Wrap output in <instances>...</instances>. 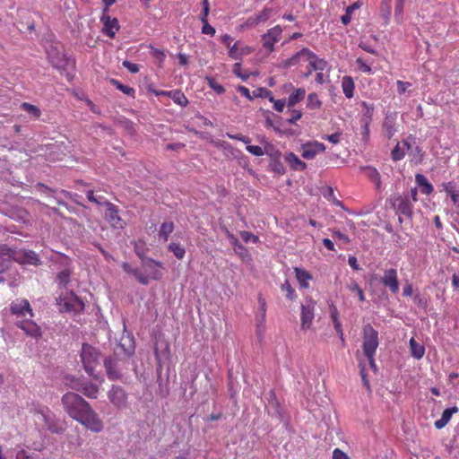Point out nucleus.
Returning a JSON list of instances; mask_svg holds the SVG:
<instances>
[{
  "label": "nucleus",
  "mask_w": 459,
  "mask_h": 459,
  "mask_svg": "<svg viewBox=\"0 0 459 459\" xmlns=\"http://www.w3.org/2000/svg\"><path fill=\"white\" fill-rule=\"evenodd\" d=\"M61 403L64 411L70 418L91 432L100 433L102 431L104 426L99 414L80 394L74 392H67L63 394Z\"/></svg>",
  "instance_id": "obj_1"
},
{
  "label": "nucleus",
  "mask_w": 459,
  "mask_h": 459,
  "mask_svg": "<svg viewBox=\"0 0 459 459\" xmlns=\"http://www.w3.org/2000/svg\"><path fill=\"white\" fill-rule=\"evenodd\" d=\"M80 359L83 367L84 371L94 380L99 381L100 379V373L96 372V368L100 363L101 352L97 348L87 342L82 344V348L79 352Z\"/></svg>",
  "instance_id": "obj_2"
},
{
  "label": "nucleus",
  "mask_w": 459,
  "mask_h": 459,
  "mask_svg": "<svg viewBox=\"0 0 459 459\" xmlns=\"http://www.w3.org/2000/svg\"><path fill=\"white\" fill-rule=\"evenodd\" d=\"M154 354L156 359V374H157V382L159 385V394L160 397L165 398L169 394V374L166 373V377L164 378L162 376V368L163 365L167 363L169 359V346L165 343L163 351H160L158 347L154 349Z\"/></svg>",
  "instance_id": "obj_3"
},
{
  "label": "nucleus",
  "mask_w": 459,
  "mask_h": 459,
  "mask_svg": "<svg viewBox=\"0 0 459 459\" xmlns=\"http://www.w3.org/2000/svg\"><path fill=\"white\" fill-rule=\"evenodd\" d=\"M56 305L61 313L81 314L85 308L84 302L74 290L62 293L56 299Z\"/></svg>",
  "instance_id": "obj_4"
},
{
  "label": "nucleus",
  "mask_w": 459,
  "mask_h": 459,
  "mask_svg": "<svg viewBox=\"0 0 459 459\" xmlns=\"http://www.w3.org/2000/svg\"><path fill=\"white\" fill-rule=\"evenodd\" d=\"M36 413L41 417L47 429L54 434H62L66 429V424L47 406H39L36 409Z\"/></svg>",
  "instance_id": "obj_5"
},
{
  "label": "nucleus",
  "mask_w": 459,
  "mask_h": 459,
  "mask_svg": "<svg viewBox=\"0 0 459 459\" xmlns=\"http://www.w3.org/2000/svg\"><path fill=\"white\" fill-rule=\"evenodd\" d=\"M362 350L366 357H371L376 354L377 349L379 345L378 333L374 327L368 324L362 329Z\"/></svg>",
  "instance_id": "obj_6"
},
{
  "label": "nucleus",
  "mask_w": 459,
  "mask_h": 459,
  "mask_svg": "<svg viewBox=\"0 0 459 459\" xmlns=\"http://www.w3.org/2000/svg\"><path fill=\"white\" fill-rule=\"evenodd\" d=\"M121 361L122 359L117 352L104 358L103 366L108 380L117 381L123 377Z\"/></svg>",
  "instance_id": "obj_7"
},
{
  "label": "nucleus",
  "mask_w": 459,
  "mask_h": 459,
  "mask_svg": "<svg viewBox=\"0 0 459 459\" xmlns=\"http://www.w3.org/2000/svg\"><path fill=\"white\" fill-rule=\"evenodd\" d=\"M392 206L395 210V212L399 215V222L403 223L402 216H404L410 220L413 217V204L409 199V195H397L392 200Z\"/></svg>",
  "instance_id": "obj_8"
},
{
  "label": "nucleus",
  "mask_w": 459,
  "mask_h": 459,
  "mask_svg": "<svg viewBox=\"0 0 459 459\" xmlns=\"http://www.w3.org/2000/svg\"><path fill=\"white\" fill-rule=\"evenodd\" d=\"M142 268L150 280L160 281L163 277L164 264L151 257L142 258Z\"/></svg>",
  "instance_id": "obj_9"
},
{
  "label": "nucleus",
  "mask_w": 459,
  "mask_h": 459,
  "mask_svg": "<svg viewBox=\"0 0 459 459\" xmlns=\"http://www.w3.org/2000/svg\"><path fill=\"white\" fill-rule=\"evenodd\" d=\"M107 395L117 409L123 410L128 407V394L121 385H113Z\"/></svg>",
  "instance_id": "obj_10"
},
{
  "label": "nucleus",
  "mask_w": 459,
  "mask_h": 459,
  "mask_svg": "<svg viewBox=\"0 0 459 459\" xmlns=\"http://www.w3.org/2000/svg\"><path fill=\"white\" fill-rule=\"evenodd\" d=\"M316 301L309 296L305 298L304 303L301 304V328L303 330L309 329L315 317Z\"/></svg>",
  "instance_id": "obj_11"
},
{
  "label": "nucleus",
  "mask_w": 459,
  "mask_h": 459,
  "mask_svg": "<svg viewBox=\"0 0 459 459\" xmlns=\"http://www.w3.org/2000/svg\"><path fill=\"white\" fill-rule=\"evenodd\" d=\"M106 212L104 217L113 229L122 230L125 228V222L118 215V208L111 202L105 203Z\"/></svg>",
  "instance_id": "obj_12"
},
{
  "label": "nucleus",
  "mask_w": 459,
  "mask_h": 459,
  "mask_svg": "<svg viewBox=\"0 0 459 459\" xmlns=\"http://www.w3.org/2000/svg\"><path fill=\"white\" fill-rule=\"evenodd\" d=\"M100 21L103 25L102 32L110 39H114L116 33L120 30L117 18H112L108 13H101Z\"/></svg>",
  "instance_id": "obj_13"
},
{
  "label": "nucleus",
  "mask_w": 459,
  "mask_h": 459,
  "mask_svg": "<svg viewBox=\"0 0 459 459\" xmlns=\"http://www.w3.org/2000/svg\"><path fill=\"white\" fill-rule=\"evenodd\" d=\"M325 151V144L317 141H310L301 144V156L306 160H313L317 154Z\"/></svg>",
  "instance_id": "obj_14"
},
{
  "label": "nucleus",
  "mask_w": 459,
  "mask_h": 459,
  "mask_svg": "<svg viewBox=\"0 0 459 459\" xmlns=\"http://www.w3.org/2000/svg\"><path fill=\"white\" fill-rule=\"evenodd\" d=\"M74 66V60L65 52H62L60 59L53 60V67L58 70L61 74H65L69 82L74 78V75L69 72V68Z\"/></svg>",
  "instance_id": "obj_15"
},
{
  "label": "nucleus",
  "mask_w": 459,
  "mask_h": 459,
  "mask_svg": "<svg viewBox=\"0 0 459 459\" xmlns=\"http://www.w3.org/2000/svg\"><path fill=\"white\" fill-rule=\"evenodd\" d=\"M381 283L389 289V290L395 294L399 291V281L397 270L395 268H389L384 271L381 277Z\"/></svg>",
  "instance_id": "obj_16"
},
{
  "label": "nucleus",
  "mask_w": 459,
  "mask_h": 459,
  "mask_svg": "<svg viewBox=\"0 0 459 459\" xmlns=\"http://www.w3.org/2000/svg\"><path fill=\"white\" fill-rule=\"evenodd\" d=\"M10 312L17 317L25 316L27 314L33 317L34 314L30 307V302L25 299H17L10 304Z\"/></svg>",
  "instance_id": "obj_17"
},
{
  "label": "nucleus",
  "mask_w": 459,
  "mask_h": 459,
  "mask_svg": "<svg viewBox=\"0 0 459 459\" xmlns=\"http://www.w3.org/2000/svg\"><path fill=\"white\" fill-rule=\"evenodd\" d=\"M282 30L277 25L271 28L262 36L263 47L272 52L273 50L274 44L281 39Z\"/></svg>",
  "instance_id": "obj_18"
},
{
  "label": "nucleus",
  "mask_w": 459,
  "mask_h": 459,
  "mask_svg": "<svg viewBox=\"0 0 459 459\" xmlns=\"http://www.w3.org/2000/svg\"><path fill=\"white\" fill-rule=\"evenodd\" d=\"M15 325L28 336L39 338L42 334L40 327L33 320H17Z\"/></svg>",
  "instance_id": "obj_19"
},
{
  "label": "nucleus",
  "mask_w": 459,
  "mask_h": 459,
  "mask_svg": "<svg viewBox=\"0 0 459 459\" xmlns=\"http://www.w3.org/2000/svg\"><path fill=\"white\" fill-rule=\"evenodd\" d=\"M382 129L384 135L388 139H391L396 134L397 125L395 113L387 112L385 114L382 125Z\"/></svg>",
  "instance_id": "obj_20"
},
{
  "label": "nucleus",
  "mask_w": 459,
  "mask_h": 459,
  "mask_svg": "<svg viewBox=\"0 0 459 459\" xmlns=\"http://www.w3.org/2000/svg\"><path fill=\"white\" fill-rule=\"evenodd\" d=\"M403 146L406 147V152L411 158V161L415 164H420L423 160L424 152L415 141H403Z\"/></svg>",
  "instance_id": "obj_21"
},
{
  "label": "nucleus",
  "mask_w": 459,
  "mask_h": 459,
  "mask_svg": "<svg viewBox=\"0 0 459 459\" xmlns=\"http://www.w3.org/2000/svg\"><path fill=\"white\" fill-rule=\"evenodd\" d=\"M361 170L365 174L368 179H369L375 186L377 191L381 192L383 190L381 176L378 170L372 166H365L361 168Z\"/></svg>",
  "instance_id": "obj_22"
},
{
  "label": "nucleus",
  "mask_w": 459,
  "mask_h": 459,
  "mask_svg": "<svg viewBox=\"0 0 459 459\" xmlns=\"http://www.w3.org/2000/svg\"><path fill=\"white\" fill-rule=\"evenodd\" d=\"M122 269L125 273L133 275L140 284H149V277L145 275L144 272L138 268H133L129 263L124 262L122 264Z\"/></svg>",
  "instance_id": "obj_23"
},
{
  "label": "nucleus",
  "mask_w": 459,
  "mask_h": 459,
  "mask_svg": "<svg viewBox=\"0 0 459 459\" xmlns=\"http://www.w3.org/2000/svg\"><path fill=\"white\" fill-rule=\"evenodd\" d=\"M53 263L58 266V271H74L73 259L63 253H57L56 255L52 258Z\"/></svg>",
  "instance_id": "obj_24"
},
{
  "label": "nucleus",
  "mask_w": 459,
  "mask_h": 459,
  "mask_svg": "<svg viewBox=\"0 0 459 459\" xmlns=\"http://www.w3.org/2000/svg\"><path fill=\"white\" fill-rule=\"evenodd\" d=\"M19 264H31L34 266H39L42 261L39 255L33 250H24L20 259H16Z\"/></svg>",
  "instance_id": "obj_25"
},
{
  "label": "nucleus",
  "mask_w": 459,
  "mask_h": 459,
  "mask_svg": "<svg viewBox=\"0 0 459 459\" xmlns=\"http://www.w3.org/2000/svg\"><path fill=\"white\" fill-rule=\"evenodd\" d=\"M250 51L248 47L244 46L240 40H238L229 48V56L234 60H238L244 55L250 53Z\"/></svg>",
  "instance_id": "obj_26"
},
{
  "label": "nucleus",
  "mask_w": 459,
  "mask_h": 459,
  "mask_svg": "<svg viewBox=\"0 0 459 459\" xmlns=\"http://www.w3.org/2000/svg\"><path fill=\"white\" fill-rule=\"evenodd\" d=\"M284 160L293 170L304 171L307 169V164L291 152L285 154Z\"/></svg>",
  "instance_id": "obj_27"
},
{
  "label": "nucleus",
  "mask_w": 459,
  "mask_h": 459,
  "mask_svg": "<svg viewBox=\"0 0 459 459\" xmlns=\"http://www.w3.org/2000/svg\"><path fill=\"white\" fill-rule=\"evenodd\" d=\"M258 302V309L255 314V321L257 324V326L260 327L264 325L265 319H266V300L263 298L261 294L258 295L257 298Z\"/></svg>",
  "instance_id": "obj_28"
},
{
  "label": "nucleus",
  "mask_w": 459,
  "mask_h": 459,
  "mask_svg": "<svg viewBox=\"0 0 459 459\" xmlns=\"http://www.w3.org/2000/svg\"><path fill=\"white\" fill-rule=\"evenodd\" d=\"M99 391V386L96 384L87 380L86 378H84V381L82 382V385L79 390V392L83 395L91 399L97 398Z\"/></svg>",
  "instance_id": "obj_29"
},
{
  "label": "nucleus",
  "mask_w": 459,
  "mask_h": 459,
  "mask_svg": "<svg viewBox=\"0 0 459 459\" xmlns=\"http://www.w3.org/2000/svg\"><path fill=\"white\" fill-rule=\"evenodd\" d=\"M459 411L457 406L446 408L442 412L441 418L435 421V427L437 429H441L446 426L450 421L452 416Z\"/></svg>",
  "instance_id": "obj_30"
},
{
  "label": "nucleus",
  "mask_w": 459,
  "mask_h": 459,
  "mask_svg": "<svg viewBox=\"0 0 459 459\" xmlns=\"http://www.w3.org/2000/svg\"><path fill=\"white\" fill-rule=\"evenodd\" d=\"M295 277L301 289L309 288V281L312 280V274L305 269L295 267Z\"/></svg>",
  "instance_id": "obj_31"
},
{
  "label": "nucleus",
  "mask_w": 459,
  "mask_h": 459,
  "mask_svg": "<svg viewBox=\"0 0 459 459\" xmlns=\"http://www.w3.org/2000/svg\"><path fill=\"white\" fill-rule=\"evenodd\" d=\"M74 271H58L56 278L55 282L57 284V287L59 289H67L69 284L71 283V276L73 274Z\"/></svg>",
  "instance_id": "obj_32"
},
{
  "label": "nucleus",
  "mask_w": 459,
  "mask_h": 459,
  "mask_svg": "<svg viewBox=\"0 0 459 459\" xmlns=\"http://www.w3.org/2000/svg\"><path fill=\"white\" fill-rule=\"evenodd\" d=\"M342 90L347 99L354 96L355 83L351 76L345 75L342 79Z\"/></svg>",
  "instance_id": "obj_33"
},
{
  "label": "nucleus",
  "mask_w": 459,
  "mask_h": 459,
  "mask_svg": "<svg viewBox=\"0 0 459 459\" xmlns=\"http://www.w3.org/2000/svg\"><path fill=\"white\" fill-rule=\"evenodd\" d=\"M209 13L208 0H203V34L213 36L215 34V29L209 24L206 20V16Z\"/></svg>",
  "instance_id": "obj_34"
},
{
  "label": "nucleus",
  "mask_w": 459,
  "mask_h": 459,
  "mask_svg": "<svg viewBox=\"0 0 459 459\" xmlns=\"http://www.w3.org/2000/svg\"><path fill=\"white\" fill-rule=\"evenodd\" d=\"M306 96V90L304 88L296 89L290 96L288 97L287 107L288 108H291L296 106L299 102H300Z\"/></svg>",
  "instance_id": "obj_35"
},
{
  "label": "nucleus",
  "mask_w": 459,
  "mask_h": 459,
  "mask_svg": "<svg viewBox=\"0 0 459 459\" xmlns=\"http://www.w3.org/2000/svg\"><path fill=\"white\" fill-rule=\"evenodd\" d=\"M415 181L417 185L420 187V191L422 194L430 195L433 192V186L429 182V180L424 175L417 174L415 176Z\"/></svg>",
  "instance_id": "obj_36"
},
{
  "label": "nucleus",
  "mask_w": 459,
  "mask_h": 459,
  "mask_svg": "<svg viewBox=\"0 0 459 459\" xmlns=\"http://www.w3.org/2000/svg\"><path fill=\"white\" fill-rule=\"evenodd\" d=\"M84 378L85 377H77L73 375H66L64 377V383L69 388L75 390L76 392H79L82 385V382L84 381Z\"/></svg>",
  "instance_id": "obj_37"
},
{
  "label": "nucleus",
  "mask_w": 459,
  "mask_h": 459,
  "mask_svg": "<svg viewBox=\"0 0 459 459\" xmlns=\"http://www.w3.org/2000/svg\"><path fill=\"white\" fill-rule=\"evenodd\" d=\"M360 106L362 107L361 122L371 123L373 119L375 105L367 101H361Z\"/></svg>",
  "instance_id": "obj_38"
},
{
  "label": "nucleus",
  "mask_w": 459,
  "mask_h": 459,
  "mask_svg": "<svg viewBox=\"0 0 459 459\" xmlns=\"http://www.w3.org/2000/svg\"><path fill=\"white\" fill-rule=\"evenodd\" d=\"M409 344L411 356L416 359H420L425 354V347L417 342L413 337L410 339Z\"/></svg>",
  "instance_id": "obj_39"
},
{
  "label": "nucleus",
  "mask_w": 459,
  "mask_h": 459,
  "mask_svg": "<svg viewBox=\"0 0 459 459\" xmlns=\"http://www.w3.org/2000/svg\"><path fill=\"white\" fill-rule=\"evenodd\" d=\"M109 83L113 86H115L117 90L122 91L124 94L134 98L135 97V90L133 87H130L128 85H125L121 83L118 80L115 78H110L108 80Z\"/></svg>",
  "instance_id": "obj_40"
},
{
  "label": "nucleus",
  "mask_w": 459,
  "mask_h": 459,
  "mask_svg": "<svg viewBox=\"0 0 459 459\" xmlns=\"http://www.w3.org/2000/svg\"><path fill=\"white\" fill-rule=\"evenodd\" d=\"M392 0H382L380 4V14L384 20V24H388L391 18Z\"/></svg>",
  "instance_id": "obj_41"
},
{
  "label": "nucleus",
  "mask_w": 459,
  "mask_h": 459,
  "mask_svg": "<svg viewBox=\"0 0 459 459\" xmlns=\"http://www.w3.org/2000/svg\"><path fill=\"white\" fill-rule=\"evenodd\" d=\"M20 108L33 118H39L41 116L40 108L29 102H22Z\"/></svg>",
  "instance_id": "obj_42"
},
{
  "label": "nucleus",
  "mask_w": 459,
  "mask_h": 459,
  "mask_svg": "<svg viewBox=\"0 0 459 459\" xmlns=\"http://www.w3.org/2000/svg\"><path fill=\"white\" fill-rule=\"evenodd\" d=\"M302 54H304V61L308 62V65L314 63L317 64L319 62H327L325 59L319 57L316 53L307 48H302Z\"/></svg>",
  "instance_id": "obj_43"
},
{
  "label": "nucleus",
  "mask_w": 459,
  "mask_h": 459,
  "mask_svg": "<svg viewBox=\"0 0 459 459\" xmlns=\"http://www.w3.org/2000/svg\"><path fill=\"white\" fill-rule=\"evenodd\" d=\"M174 230V223L172 221H165L160 225L159 237L167 241L169 234Z\"/></svg>",
  "instance_id": "obj_44"
},
{
  "label": "nucleus",
  "mask_w": 459,
  "mask_h": 459,
  "mask_svg": "<svg viewBox=\"0 0 459 459\" xmlns=\"http://www.w3.org/2000/svg\"><path fill=\"white\" fill-rule=\"evenodd\" d=\"M304 61V54H302V48L296 52L293 56L284 60V67H291Z\"/></svg>",
  "instance_id": "obj_45"
},
{
  "label": "nucleus",
  "mask_w": 459,
  "mask_h": 459,
  "mask_svg": "<svg viewBox=\"0 0 459 459\" xmlns=\"http://www.w3.org/2000/svg\"><path fill=\"white\" fill-rule=\"evenodd\" d=\"M330 316L333 324L334 330L338 335H342V326L338 318V310L333 306L330 309Z\"/></svg>",
  "instance_id": "obj_46"
},
{
  "label": "nucleus",
  "mask_w": 459,
  "mask_h": 459,
  "mask_svg": "<svg viewBox=\"0 0 459 459\" xmlns=\"http://www.w3.org/2000/svg\"><path fill=\"white\" fill-rule=\"evenodd\" d=\"M406 147L401 146L399 143L394 146V148L392 150L391 156L393 160L398 161L404 158L406 154Z\"/></svg>",
  "instance_id": "obj_47"
},
{
  "label": "nucleus",
  "mask_w": 459,
  "mask_h": 459,
  "mask_svg": "<svg viewBox=\"0 0 459 459\" xmlns=\"http://www.w3.org/2000/svg\"><path fill=\"white\" fill-rule=\"evenodd\" d=\"M168 249L172 252L174 254V255L178 258V259H182L184 256H185V254H186V250L184 248V247H182L180 244L178 243H175V242H171L169 247H168Z\"/></svg>",
  "instance_id": "obj_48"
},
{
  "label": "nucleus",
  "mask_w": 459,
  "mask_h": 459,
  "mask_svg": "<svg viewBox=\"0 0 459 459\" xmlns=\"http://www.w3.org/2000/svg\"><path fill=\"white\" fill-rule=\"evenodd\" d=\"M405 0H396L394 7V19L397 23H402L403 20V7Z\"/></svg>",
  "instance_id": "obj_49"
},
{
  "label": "nucleus",
  "mask_w": 459,
  "mask_h": 459,
  "mask_svg": "<svg viewBox=\"0 0 459 459\" xmlns=\"http://www.w3.org/2000/svg\"><path fill=\"white\" fill-rule=\"evenodd\" d=\"M307 106L310 109H317L321 108L322 101L319 100L316 93L313 92L308 94Z\"/></svg>",
  "instance_id": "obj_50"
},
{
  "label": "nucleus",
  "mask_w": 459,
  "mask_h": 459,
  "mask_svg": "<svg viewBox=\"0 0 459 459\" xmlns=\"http://www.w3.org/2000/svg\"><path fill=\"white\" fill-rule=\"evenodd\" d=\"M266 95H270V102L273 103V108L278 112H282L284 107L287 106V101L285 100H276L272 94V91H265Z\"/></svg>",
  "instance_id": "obj_51"
},
{
  "label": "nucleus",
  "mask_w": 459,
  "mask_h": 459,
  "mask_svg": "<svg viewBox=\"0 0 459 459\" xmlns=\"http://www.w3.org/2000/svg\"><path fill=\"white\" fill-rule=\"evenodd\" d=\"M281 290L285 292V296L288 299L293 300L296 298L295 290L288 280H285V281L281 285Z\"/></svg>",
  "instance_id": "obj_52"
},
{
  "label": "nucleus",
  "mask_w": 459,
  "mask_h": 459,
  "mask_svg": "<svg viewBox=\"0 0 459 459\" xmlns=\"http://www.w3.org/2000/svg\"><path fill=\"white\" fill-rule=\"evenodd\" d=\"M86 196L89 202L94 203L97 205H105V203L108 202L104 196H96L91 189L86 191Z\"/></svg>",
  "instance_id": "obj_53"
},
{
  "label": "nucleus",
  "mask_w": 459,
  "mask_h": 459,
  "mask_svg": "<svg viewBox=\"0 0 459 459\" xmlns=\"http://www.w3.org/2000/svg\"><path fill=\"white\" fill-rule=\"evenodd\" d=\"M209 86L217 93L222 94L225 91L224 87L219 83L214 78L206 77Z\"/></svg>",
  "instance_id": "obj_54"
},
{
  "label": "nucleus",
  "mask_w": 459,
  "mask_h": 459,
  "mask_svg": "<svg viewBox=\"0 0 459 459\" xmlns=\"http://www.w3.org/2000/svg\"><path fill=\"white\" fill-rule=\"evenodd\" d=\"M327 67V62H319L317 64L308 65V70L305 74L306 77L309 76L315 71H324Z\"/></svg>",
  "instance_id": "obj_55"
},
{
  "label": "nucleus",
  "mask_w": 459,
  "mask_h": 459,
  "mask_svg": "<svg viewBox=\"0 0 459 459\" xmlns=\"http://www.w3.org/2000/svg\"><path fill=\"white\" fill-rule=\"evenodd\" d=\"M356 64L358 65V68L359 71H361L364 74H372L373 70L370 66V65L367 64L363 58L358 57L356 59Z\"/></svg>",
  "instance_id": "obj_56"
},
{
  "label": "nucleus",
  "mask_w": 459,
  "mask_h": 459,
  "mask_svg": "<svg viewBox=\"0 0 459 459\" xmlns=\"http://www.w3.org/2000/svg\"><path fill=\"white\" fill-rule=\"evenodd\" d=\"M128 342H129V344L127 347L126 346V343H122V342H120L119 347L121 350H123L126 356L130 357L131 355H133L134 353L135 346H134V342L133 339H129Z\"/></svg>",
  "instance_id": "obj_57"
},
{
  "label": "nucleus",
  "mask_w": 459,
  "mask_h": 459,
  "mask_svg": "<svg viewBox=\"0 0 459 459\" xmlns=\"http://www.w3.org/2000/svg\"><path fill=\"white\" fill-rule=\"evenodd\" d=\"M272 12V8L264 7L259 13L255 14L256 21L260 22H266L271 17Z\"/></svg>",
  "instance_id": "obj_58"
},
{
  "label": "nucleus",
  "mask_w": 459,
  "mask_h": 459,
  "mask_svg": "<svg viewBox=\"0 0 459 459\" xmlns=\"http://www.w3.org/2000/svg\"><path fill=\"white\" fill-rule=\"evenodd\" d=\"M15 254V250L7 245H3L0 247V259H4V256L9 258H13Z\"/></svg>",
  "instance_id": "obj_59"
},
{
  "label": "nucleus",
  "mask_w": 459,
  "mask_h": 459,
  "mask_svg": "<svg viewBox=\"0 0 459 459\" xmlns=\"http://www.w3.org/2000/svg\"><path fill=\"white\" fill-rule=\"evenodd\" d=\"M290 111V117L286 119V123L291 125L295 124L298 120H299L302 117V112L301 110L298 109H289Z\"/></svg>",
  "instance_id": "obj_60"
},
{
  "label": "nucleus",
  "mask_w": 459,
  "mask_h": 459,
  "mask_svg": "<svg viewBox=\"0 0 459 459\" xmlns=\"http://www.w3.org/2000/svg\"><path fill=\"white\" fill-rule=\"evenodd\" d=\"M442 188H443L444 191H446V193L449 196H452V195H454L455 192H457L456 184L454 181H449V182H446V183H443L442 184Z\"/></svg>",
  "instance_id": "obj_61"
},
{
  "label": "nucleus",
  "mask_w": 459,
  "mask_h": 459,
  "mask_svg": "<svg viewBox=\"0 0 459 459\" xmlns=\"http://www.w3.org/2000/svg\"><path fill=\"white\" fill-rule=\"evenodd\" d=\"M240 237L243 239V241L246 243H248V242L256 243L258 241V237L249 231H245V230L240 231Z\"/></svg>",
  "instance_id": "obj_62"
},
{
  "label": "nucleus",
  "mask_w": 459,
  "mask_h": 459,
  "mask_svg": "<svg viewBox=\"0 0 459 459\" xmlns=\"http://www.w3.org/2000/svg\"><path fill=\"white\" fill-rule=\"evenodd\" d=\"M246 150L249 153H251V154H253L255 156H257V157L263 156L264 154V152L263 148L258 146V145H250V144H248V145H247Z\"/></svg>",
  "instance_id": "obj_63"
},
{
  "label": "nucleus",
  "mask_w": 459,
  "mask_h": 459,
  "mask_svg": "<svg viewBox=\"0 0 459 459\" xmlns=\"http://www.w3.org/2000/svg\"><path fill=\"white\" fill-rule=\"evenodd\" d=\"M233 249L235 253L243 259L248 256L247 249L241 243H238L236 247H233Z\"/></svg>",
  "instance_id": "obj_64"
}]
</instances>
